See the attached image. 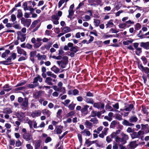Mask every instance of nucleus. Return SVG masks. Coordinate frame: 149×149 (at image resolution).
Wrapping results in <instances>:
<instances>
[{
  "label": "nucleus",
  "instance_id": "obj_38",
  "mask_svg": "<svg viewBox=\"0 0 149 149\" xmlns=\"http://www.w3.org/2000/svg\"><path fill=\"white\" fill-rule=\"evenodd\" d=\"M131 136L132 139L139 138L137 132H134L132 134H131Z\"/></svg>",
  "mask_w": 149,
  "mask_h": 149
},
{
  "label": "nucleus",
  "instance_id": "obj_59",
  "mask_svg": "<svg viewBox=\"0 0 149 149\" xmlns=\"http://www.w3.org/2000/svg\"><path fill=\"white\" fill-rule=\"evenodd\" d=\"M112 106L114 108L116 109H118L119 108V104L118 103L115 104H113Z\"/></svg>",
  "mask_w": 149,
  "mask_h": 149
},
{
  "label": "nucleus",
  "instance_id": "obj_34",
  "mask_svg": "<svg viewBox=\"0 0 149 149\" xmlns=\"http://www.w3.org/2000/svg\"><path fill=\"white\" fill-rule=\"evenodd\" d=\"M83 135L84 136H89L91 135V133L89 131L85 130L82 132Z\"/></svg>",
  "mask_w": 149,
  "mask_h": 149
},
{
  "label": "nucleus",
  "instance_id": "obj_15",
  "mask_svg": "<svg viewBox=\"0 0 149 149\" xmlns=\"http://www.w3.org/2000/svg\"><path fill=\"white\" fill-rule=\"evenodd\" d=\"M52 44V42H49L47 44L45 45L44 46L42 47L41 49L43 50H45V49L47 50H49Z\"/></svg>",
  "mask_w": 149,
  "mask_h": 149
},
{
  "label": "nucleus",
  "instance_id": "obj_7",
  "mask_svg": "<svg viewBox=\"0 0 149 149\" xmlns=\"http://www.w3.org/2000/svg\"><path fill=\"white\" fill-rule=\"evenodd\" d=\"M109 128H108L105 127L102 132V133L99 134V136L101 138H104V136L107 135V132Z\"/></svg>",
  "mask_w": 149,
  "mask_h": 149
},
{
  "label": "nucleus",
  "instance_id": "obj_44",
  "mask_svg": "<svg viewBox=\"0 0 149 149\" xmlns=\"http://www.w3.org/2000/svg\"><path fill=\"white\" fill-rule=\"evenodd\" d=\"M53 88L56 91H61L62 89V87H57L56 86H53Z\"/></svg>",
  "mask_w": 149,
  "mask_h": 149
},
{
  "label": "nucleus",
  "instance_id": "obj_21",
  "mask_svg": "<svg viewBox=\"0 0 149 149\" xmlns=\"http://www.w3.org/2000/svg\"><path fill=\"white\" fill-rule=\"evenodd\" d=\"M113 20H110L106 24V28H107L108 27H112L114 26L113 23Z\"/></svg>",
  "mask_w": 149,
  "mask_h": 149
},
{
  "label": "nucleus",
  "instance_id": "obj_56",
  "mask_svg": "<svg viewBox=\"0 0 149 149\" xmlns=\"http://www.w3.org/2000/svg\"><path fill=\"white\" fill-rule=\"evenodd\" d=\"M38 76L36 77H35L34 79H33V84H36V85H38V83L37 82V81H38Z\"/></svg>",
  "mask_w": 149,
  "mask_h": 149
},
{
  "label": "nucleus",
  "instance_id": "obj_12",
  "mask_svg": "<svg viewBox=\"0 0 149 149\" xmlns=\"http://www.w3.org/2000/svg\"><path fill=\"white\" fill-rule=\"evenodd\" d=\"M63 127L61 126H57L56 127L54 130V131L56 132L57 134H60L62 132V129Z\"/></svg>",
  "mask_w": 149,
  "mask_h": 149
},
{
  "label": "nucleus",
  "instance_id": "obj_36",
  "mask_svg": "<svg viewBox=\"0 0 149 149\" xmlns=\"http://www.w3.org/2000/svg\"><path fill=\"white\" fill-rule=\"evenodd\" d=\"M94 143V141H90L88 140H86L85 141V143L87 147H89L92 144Z\"/></svg>",
  "mask_w": 149,
  "mask_h": 149
},
{
  "label": "nucleus",
  "instance_id": "obj_19",
  "mask_svg": "<svg viewBox=\"0 0 149 149\" xmlns=\"http://www.w3.org/2000/svg\"><path fill=\"white\" fill-rule=\"evenodd\" d=\"M17 52L19 54H22L25 56H26V52L23 49H21L20 48H19L17 49Z\"/></svg>",
  "mask_w": 149,
  "mask_h": 149
},
{
  "label": "nucleus",
  "instance_id": "obj_20",
  "mask_svg": "<svg viewBox=\"0 0 149 149\" xmlns=\"http://www.w3.org/2000/svg\"><path fill=\"white\" fill-rule=\"evenodd\" d=\"M138 145L136 144V141H132L130 142L129 145V146L131 149H134L136 148Z\"/></svg>",
  "mask_w": 149,
  "mask_h": 149
},
{
  "label": "nucleus",
  "instance_id": "obj_39",
  "mask_svg": "<svg viewBox=\"0 0 149 149\" xmlns=\"http://www.w3.org/2000/svg\"><path fill=\"white\" fill-rule=\"evenodd\" d=\"M70 101L69 99H67L64 101V102H62V103L65 106L67 107L68 106L70 102Z\"/></svg>",
  "mask_w": 149,
  "mask_h": 149
},
{
  "label": "nucleus",
  "instance_id": "obj_31",
  "mask_svg": "<svg viewBox=\"0 0 149 149\" xmlns=\"http://www.w3.org/2000/svg\"><path fill=\"white\" fill-rule=\"evenodd\" d=\"M127 24L126 23H120L118 25V26L119 28L121 29H124L127 26Z\"/></svg>",
  "mask_w": 149,
  "mask_h": 149
},
{
  "label": "nucleus",
  "instance_id": "obj_55",
  "mask_svg": "<svg viewBox=\"0 0 149 149\" xmlns=\"http://www.w3.org/2000/svg\"><path fill=\"white\" fill-rule=\"evenodd\" d=\"M11 21L12 22H14L16 19L15 15L13 14H12L11 15Z\"/></svg>",
  "mask_w": 149,
  "mask_h": 149
},
{
  "label": "nucleus",
  "instance_id": "obj_52",
  "mask_svg": "<svg viewBox=\"0 0 149 149\" xmlns=\"http://www.w3.org/2000/svg\"><path fill=\"white\" fill-rule=\"evenodd\" d=\"M129 123L130 122H129L126 120H124L122 122L123 124L124 125L126 126H128L129 125Z\"/></svg>",
  "mask_w": 149,
  "mask_h": 149
},
{
  "label": "nucleus",
  "instance_id": "obj_35",
  "mask_svg": "<svg viewBox=\"0 0 149 149\" xmlns=\"http://www.w3.org/2000/svg\"><path fill=\"white\" fill-rule=\"evenodd\" d=\"M69 15L68 16V18H71L74 14L73 10L69 9L68 10Z\"/></svg>",
  "mask_w": 149,
  "mask_h": 149
},
{
  "label": "nucleus",
  "instance_id": "obj_10",
  "mask_svg": "<svg viewBox=\"0 0 149 149\" xmlns=\"http://www.w3.org/2000/svg\"><path fill=\"white\" fill-rule=\"evenodd\" d=\"M16 53L14 52H12L10 54V56L7 58V60H9L10 61H11L12 59H13V60H15L16 58Z\"/></svg>",
  "mask_w": 149,
  "mask_h": 149
},
{
  "label": "nucleus",
  "instance_id": "obj_40",
  "mask_svg": "<svg viewBox=\"0 0 149 149\" xmlns=\"http://www.w3.org/2000/svg\"><path fill=\"white\" fill-rule=\"evenodd\" d=\"M117 122L116 121H113L111 123L110 127V128H113L115 127V125L117 124Z\"/></svg>",
  "mask_w": 149,
  "mask_h": 149
},
{
  "label": "nucleus",
  "instance_id": "obj_5",
  "mask_svg": "<svg viewBox=\"0 0 149 149\" xmlns=\"http://www.w3.org/2000/svg\"><path fill=\"white\" fill-rule=\"evenodd\" d=\"M52 81L54 82H56V79H53L50 77H48L46 78L45 82L48 85H53V83L52 82Z\"/></svg>",
  "mask_w": 149,
  "mask_h": 149
},
{
  "label": "nucleus",
  "instance_id": "obj_26",
  "mask_svg": "<svg viewBox=\"0 0 149 149\" xmlns=\"http://www.w3.org/2000/svg\"><path fill=\"white\" fill-rule=\"evenodd\" d=\"M105 109L106 110L110 111H116V110L114 109L111 106L109 105H107L106 106Z\"/></svg>",
  "mask_w": 149,
  "mask_h": 149
},
{
  "label": "nucleus",
  "instance_id": "obj_45",
  "mask_svg": "<svg viewBox=\"0 0 149 149\" xmlns=\"http://www.w3.org/2000/svg\"><path fill=\"white\" fill-rule=\"evenodd\" d=\"M85 125L87 126L88 127H90L92 126V124L91 123L89 122L87 120H86L85 123Z\"/></svg>",
  "mask_w": 149,
  "mask_h": 149
},
{
  "label": "nucleus",
  "instance_id": "obj_37",
  "mask_svg": "<svg viewBox=\"0 0 149 149\" xmlns=\"http://www.w3.org/2000/svg\"><path fill=\"white\" fill-rule=\"evenodd\" d=\"M10 62L11 61H10L9 60H8L7 58L6 61H0V63H2L5 65H9L10 64Z\"/></svg>",
  "mask_w": 149,
  "mask_h": 149
},
{
  "label": "nucleus",
  "instance_id": "obj_27",
  "mask_svg": "<svg viewBox=\"0 0 149 149\" xmlns=\"http://www.w3.org/2000/svg\"><path fill=\"white\" fill-rule=\"evenodd\" d=\"M94 20V25L96 27H97L99 25V24L100 23V21L98 19H93Z\"/></svg>",
  "mask_w": 149,
  "mask_h": 149
},
{
  "label": "nucleus",
  "instance_id": "obj_53",
  "mask_svg": "<svg viewBox=\"0 0 149 149\" xmlns=\"http://www.w3.org/2000/svg\"><path fill=\"white\" fill-rule=\"evenodd\" d=\"M23 8L24 10H28L29 8L27 7V2H24L23 4Z\"/></svg>",
  "mask_w": 149,
  "mask_h": 149
},
{
  "label": "nucleus",
  "instance_id": "obj_61",
  "mask_svg": "<svg viewBox=\"0 0 149 149\" xmlns=\"http://www.w3.org/2000/svg\"><path fill=\"white\" fill-rule=\"evenodd\" d=\"M51 140V138L50 137H48L45 140V142L46 143H47L49 142H50Z\"/></svg>",
  "mask_w": 149,
  "mask_h": 149
},
{
  "label": "nucleus",
  "instance_id": "obj_41",
  "mask_svg": "<svg viewBox=\"0 0 149 149\" xmlns=\"http://www.w3.org/2000/svg\"><path fill=\"white\" fill-rule=\"evenodd\" d=\"M51 57L53 59H56V60H60L61 59L62 57L60 55H58V56H56L55 55H53L51 56Z\"/></svg>",
  "mask_w": 149,
  "mask_h": 149
},
{
  "label": "nucleus",
  "instance_id": "obj_18",
  "mask_svg": "<svg viewBox=\"0 0 149 149\" xmlns=\"http://www.w3.org/2000/svg\"><path fill=\"white\" fill-rule=\"evenodd\" d=\"M42 112L43 114L47 116V117H49L51 113L50 111L46 109H45L42 111Z\"/></svg>",
  "mask_w": 149,
  "mask_h": 149
},
{
  "label": "nucleus",
  "instance_id": "obj_1",
  "mask_svg": "<svg viewBox=\"0 0 149 149\" xmlns=\"http://www.w3.org/2000/svg\"><path fill=\"white\" fill-rule=\"evenodd\" d=\"M120 130H117L116 132H113L110 135L111 138L114 139L116 142L118 143L120 139L118 134L120 133Z\"/></svg>",
  "mask_w": 149,
  "mask_h": 149
},
{
  "label": "nucleus",
  "instance_id": "obj_8",
  "mask_svg": "<svg viewBox=\"0 0 149 149\" xmlns=\"http://www.w3.org/2000/svg\"><path fill=\"white\" fill-rule=\"evenodd\" d=\"M16 116L20 120H22L25 117V115L24 113L20 112H17L16 114Z\"/></svg>",
  "mask_w": 149,
  "mask_h": 149
},
{
  "label": "nucleus",
  "instance_id": "obj_3",
  "mask_svg": "<svg viewBox=\"0 0 149 149\" xmlns=\"http://www.w3.org/2000/svg\"><path fill=\"white\" fill-rule=\"evenodd\" d=\"M17 39L20 40L22 42L24 41L26 39L25 34H22L21 32L18 31L17 33Z\"/></svg>",
  "mask_w": 149,
  "mask_h": 149
},
{
  "label": "nucleus",
  "instance_id": "obj_22",
  "mask_svg": "<svg viewBox=\"0 0 149 149\" xmlns=\"http://www.w3.org/2000/svg\"><path fill=\"white\" fill-rule=\"evenodd\" d=\"M51 70L55 73H57L60 71L59 69L55 65H54L51 68Z\"/></svg>",
  "mask_w": 149,
  "mask_h": 149
},
{
  "label": "nucleus",
  "instance_id": "obj_43",
  "mask_svg": "<svg viewBox=\"0 0 149 149\" xmlns=\"http://www.w3.org/2000/svg\"><path fill=\"white\" fill-rule=\"evenodd\" d=\"M75 104L74 103L70 104L68 106V108L71 110H73L74 108Z\"/></svg>",
  "mask_w": 149,
  "mask_h": 149
},
{
  "label": "nucleus",
  "instance_id": "obj_25",
  "mask_svg": "<svg viewBox=\"0 0 149 149\" xmlns=\"http://www.w3.org/2000/svg\"><path fill=\"white\" fill-rule=\"evenodd\" d=\"M31 22V19H26L25 22L24 23V26L29 27V25H30Z\"/></svg>",
  "mask_w": 149,
  "mask_h": 149
},
{
  "label": "nucleus",
  "instance_id": "obj_4",
  "mask_svg": "<svg viewBox=\"0 0 149 149\" xmlns=\"http://www.w3.org/2000/svg\"><path fill=\"white\" fill-rule=\"evenodd\" d=\"M133 107L134 106L132 104H131L127 106H125L123 109H120V111L123 112H124L125 111H130L132 110Z\"/></svg>",
  "mask_w": 149,
  "mask_h": 149
},
{
  "label": "nucleus",
  "instance_id": "obj_51",
  "mask_svg": "<svg viewBox=\"0 0 149 149\" xmlns=\"http://www.w3.org/2000/svg\"><path fill=\"white\" fill-rule=\"evenodd\" d=\"M42 45V43L38 42L35 44L34 45V47L36 48H38L39 47Z\"/></svg>",
  "mask_w": 149,
  "mask_h": 149
},
{
  "label": "nucleus",
  "instance_id": "obj_14",
  "mask_svg": "<svg viewBox=\"0 0 149 149\" xmlns=\"http://www.w3.org/2000/svg\"><path fill=\"white\" fill-rule=\"evenodd\" d=\"M41 112L40 111L38 110L32 112L31 114V116L33 117L39 116L41 115Z\"/></svg>",
  "mask_w": 149,
  "mask_h": 149
},
{
  "label": "nucleus",
  "instance_id": "obj_32",
  "mask_svg": "<svg viewBox=\"0 0 149 149\" xmlns=\"http://www.w3.org/2000/svg\"><path fill=\"white\" fill-rule=\"evenodd\" d=\"M28 104V100L27 98H25L23 101L22 105L25 107L27 106Z\"/></svg>",
  "mask_w": 149,
  "mask_h": 149
},
{
  "label": "nucleus",
  "instance_id": "obj_33",
  "mask_svg": "<svg viewBox=\"0 0 149 149\" xmlns=\"http://www.w3.org/2000/svg\"><path fill=\"white\" fill-rule=\"evenodd\" d=\"M23 16V13L21 10H17V17L18 18H19Z\"/></svg>",
  "mask_w": 149,
  "mask_h": 149
},
{
  "label": "nucleus",
  "instance_id": "obj_64",
  "mask_svg": "<svg viewBox=\"0 0 149 149\" xmlns=\"http://www.w3.org/2000/svg\"><path fill=\"white\" fill-rule=\"evenodd\" d=\"M52 19L56 20H58L59 18L57 15H53L52 16Z\"/></svg>",
  "mask_w": 149,
  "mask_h": 149
},
{
  "label": "nucleus",
  "instance_id": "obj_11",
  "mask_svg": "<svg viewBox=\"0 0 149 149\" xmlns=\"http://www.w3.org/2000/svg\"><path fill=\"white\" fill-rule=\"evenodd\" d=\"M36 57L38 58V59L39 60H46L47 59V57L46 55H41L39 53L37 54Z\"/></svg>",
  "mask_w": 149,
  "mask_h": 149
},
{
  "label": "nucleus",
  "instance_id": "obj_23",
  "mask_svg": "<svg viewBox=\"0 0 149 149\" xmlns=\"http://www.w3.org/2000/svg\"><path fill=\"white\" fill-rule=\"evenodd\" d=\"M138 118L134 116H131L129 119V121L131 123L136 122Z\"/></svg>",
  "mask_w": 149,
  "mask_h": 149
},
{
  "label": "nucleus",
  "instance_id": "obj_29",
  "mask_svg": "<svg viewBox=\"0 0 149 149\" xmlns=\"http://www.w3.org/2000/svg\"><path fill=\"white\" fill-rule=\"evenodd\" d=\"M40 146V141H37L35 144V149H38Z\"/></svg>",
  "mask_w": 149,
  "mask_h": 149
},
{
  "label": "nucleus",
  "instance_id": "obj_62",
  "mask_svg": "<svg viewBox=\"0 0 149 149\" xmlns=\"http://www.w3.org/2000/svg\"><path fill=\"white\" fill-rule=\"evenodd\" d=\"M22 143L19 140H18L16 141V146L17 147H19L21 145Z\"/></svg>",
  "mask_w": 149,
  "mask_h": 149
},
{
  "label": "nucleus",
  "instance_id": "obj_42",
  "mask_svg": "<svg viewBox=\"0 0 149 149\" xmlns=\"http://www.w3.org/2000/svg\"><path fill=\"white\" fill-rule=\"evenodd\" d=\"M65 2V0H60L58 4V8H60L62 5Z\"/></svg>",
  "mask_w": 149,
  "mask_h": 149
},
{
  "label": "nucleus",
  "instance_id": "obj_6",
  "mask_svg": "<svg viewBox=\"0 0 149 149\" xmlns=\"http://www.w3.org/2000/svg\"><path fill=\"white\" fill-rule=\"evenodd\" d=\"M23 138L26 141H27L32 140L33 139V137L30 134H27V133H24V134Z\"/></svg>",
  "mask_w": 149,
  "mask_h": 149
},
{
  "label": "nucleus",
  "instance_id": "obj_58",
  "mask_svg": "<svg viewBox=\"0 0 149 149\" xmlns=\"http://www.w3.org/2000/svg\"><path fill=\"white\" fill-rule=\"evenodd\" d=\"M141 28V25L139 23H137L135 25V29L136 30H139Z\"/></svg>",
  "mask_w": 149,
  "mask_h": 149
},
{
  "label": "nucleus",
  "instance_id": "obj_50",
  "mask_svg": "<svg viewBox=\"0 0 149 149\" xmlns=\"http://www.w3.org/2000/svg\"><path fill=\"white\" fill-rule=\"evenodd\" d=\"M63 62L65 63H67L68 62V58L66 56H64L63 57Z\"/></svg>",
  "mask_w": 149,
  "mask_h": 149
},
{
  "label": "nucleus",
  "instance_id": "obj_30",
  "mask_svg": "<svg viewBox=\"0 0 149 149\" xmlns=\"http://www.w3.org/2000/svg\"><path fill=\"white\" fill-rule=\"evenodd\" d=\"M42 93L41 92H36L34 94V97L36 98H38L42 95Z\"/></svg>",
  "mask_w": 149,
  "mask_h": 149
},
{
  "label": "nucleus",
  "instance_id": "obj_57",
  "mask_svg": "<svg viewBox=\"0 0 149 149\" xmlns=\"http://www.w3.org/2000/svg\"><path fill=\"white\" fill-rule=\"evenodd\" d=\"M142 71H144L146 73L148 74L149 73V68L147 67H144Z\"/></svg>",
  "mask_w": 149,
  "mask_h": 149
},
{
  "label": "nucleus",
  "instance_id": "obj_24",
  "mask_svg": "<svg viewBox=\"0 0 149 149\" xmlns=\"http://www.w3.org/2000/svg\"><path fill=\"white\" fill-rule=\"evenodd\" d=\"M10 53V51L9 50H6L5 52L3 53L1 55V57L4 58L7 56Z\"/></svg>",
  "mask_w": 149,
  "mask_h": 149
},
{
  "label": "nucleus",
  "instance_id": "obj_60",
  "mask_svg": "<svg viewBox=\"0 0 149 149\" xmlns=\"http://www.w3.org/2000/svg\"><path fill=\"white\" fill-rule=\"evenodd\" d=\"M79 92V91L75 89L73 91L72 94L74 95H78Z\"/></svg>",
  "mask_w": 149,
  "mask_h": 149
},
{
  "label": "nucleus",
  "instance_id": "obj_63",
  "mask_svg": "<svg viewBox=\"0 0 149 149\" xmlns=\"http://www.w3.org/2000/svg\"><path fill=\"white\" fill-rule=\"evenodd\" d=\"M74 112L73 111H70V112L68 113L67 114V117H70V116H73V115H74Z\"/></svg>",
  "mask_w": 149,
  "mask_h": 149
},
{
  "label": "nucleus",
  "instance_id": "obj_13",
  "mask_svg": "<svg viewBox=\"0 0 149 149\" xmlns=\"http://www.w3.org/2000/svg\"><path fill=\"white\" fill-rule=\"evenodd\" d=\"M140 46L146 49H149V42H141L140 43Z\"/></svg>",
  "mask_w": 149,
  "mask_h": 149
},
{
  "label": "nucleus",
  "instance_id": "obj_17",
  "mask_svg": "<svg viewBox=\"0 0 149 149\" xmlns=\"http://www.w3.org/2000/svg\"><path fill=\"white\" fill-rule=\"evenodd\" d=\"M3 112L6 114H10L12 112V111L10 108H6L3 109Z\"/></svg>",
  "mask_w": 149,
  "mask_h": 149
},
{
  "label": "nucleus",
  "instance_id": "obj_16",
  "mask_svg": "<svg viewBox=\"0 0 149 149\" xmlns=\"http://www.w3.org/2000/svg\"><path fill=\"white\" fill-rule=\"evenodd\" d=\"M61 29L62 30V32L64 34L69 32L71 31V29L68 26H65L63 28H62Z\"/></svg>",
  "mask_w": 149,
  "mask_h": 149
},
{
  "label": "nucleus",
  "instance_id": "obj_48",
  "mask_svg": "<svg viewBox=\"0 0 149 149\" xmlns=\"http://www.w3.org/2000/svg\"><path fill=\"white\" fill-rule=\"evenodd\" d=\"M86 101L88 103L93 104L94 102L93 99L90 98L86 99Z\"/></svg>",
  "mask_w": 149,
  "mask_h": 149
},
{
  "label": "nucleus",
  "instance_id": "obj_9",
  "mask_svg": "<svg viewBox=\"0 0 149 149\" xmlns=\"http://www.w3.org/2000/svg\"><path fill=\"white\" fill-rule=\"evenodd\" d=\"M89 106L88 105H85L84 108L81 109V111L82 113L84 115H86L88 113V109Z\"/></svg>",
  "mask_w": 149,
  "mask_h": 149
},
{
  "label": "nucleus",
  "instance_id": "obj_54",
  "mask_svg": "<svg viewBox=\"0 0 149 149\" xmlns=\"http://www.w3.org/2000/svg\"><path fill=\"white\" fill-rule=\"evenodd\" d=\"M90 121L93 122L94 124H97L98 122V120L95 118H91Z\"/></svg>",
  "mask_w": 149,
  "mask_h": 149
},
{
  "label": "nucleus",
  "instance_id": "obj_49",
  "mask_svg": "<svg viewBox=\"0 0 149 149\" xmlns=\"http://www.w3.org/2000/svg\"><path fill=\"white\" fill-rule=\"evenodd\" d=\"M39 20H35L31 24V26L32 27H35L36 26L37 24L39 22Z\"/></svg>",
  "mask_w": 149,
  "mask_h": 149
},
{
  "label": "nucleus",
  "instance_id": "obj_2",
  "mask_svg": "<svg viewBox=\"0 0 149 149\" xmlns=\"http://www.w3.org/2000/svg\"><path fill=\"white\" fill-rule=\"evenodd\" d=\"M122 137H120V139L118 143L121 142L123 144H124L126 143V141L129 139V136L128 135H126L123 133L121 134Z\"/></svg>",
  "mask_w": 149,
  "mask_h": 149
},
{
  "label": "nucleus",
  "instance_id": "obj_46",
  "mask_svg": "<svg viewBox=\"0 0 149 149\" xmlns=\"http://www.w3.org/2000/svg\"><path fill=\"white\" fill-rule=\"evenodd\" d=\"M13 27L15 29L18 30H19L21 28V26L19 24H14Z\"/></svg>",
  "mask_w": 149,
  "mask_h": 149
},
{
  "label": "nucleus",
  "instance_id": "obj_28",
  "mask_svg": "<svg viewBox=\"0 0 149 149\" xmlns=\"http://www.w3.org/2000/svg\"><path fill=\"white\" fill-rule=\"evenodd\" d=\"M91 19V17L90 16L86 15L84 17H82V19L83 21H88L90 20Z\"/></svg>",
  "mask_w": 149,
  "mask_h": 149
},
{
  "label": "nucleus",
  "instance_id": "obj_47",
  "mask_svg": "<svg viewBox=\"0 0 149 149\" xmlns=\"http://www.w3.org/2000/svg\"><path fill=\"white\" fill-rule=\"evenodd\" d=\"M77 47H73L70 49V51L75 53L78 51Z\"/></svg>",
  "mask_w": 149,
  "mask_h": 149
}]
</instances>
